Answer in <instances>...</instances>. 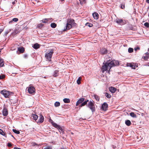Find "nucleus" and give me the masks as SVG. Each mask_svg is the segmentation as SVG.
Segmentation results:
<instances>
[{
	"instance_id": "19",
	"label": "nucleus",
	"mask_w": 149,
	"mask_h": 149,
	"mask_svg": "<svg viewBox=\"0 0 149 149\" xmlns=\"http://www.w3.org/2000/svg\"><path fill=\"white\" fill-rule=\"evenodd\" d=\"M89 102V100H86L84 102H83L80 105L79 107H81L82 106H84L85 105L87 104V102Z\"/></svg>"
},
{
	"instance_id": "26",
	"label": "nucleus",
	"mask_w": 149,
	"mask_h": 149,
	"mask_svg": "<svg viewBox=\"0 0 149 149\" xmlns=\"http://www.w3.org/2000/svg\"><path fill=\"white\" fill-rule=\"evenodd\" d=\"M130 115L132 117L134 118L136 117V115L134 112H131L130 113Z\"/></svg>"
},
{
	"instance_id": "5",
	"label": "nucleus",
	"mask_w": 149,
	"mask_h": 149,
	"mask_svg": "<svg viewBox=\"0 0 149 149\" xmlns=\"http://www.w3.org/2000/svg\"><path fill=\"white\" fill-rule=\"evenodd\" d=\"M28 91L30 94H34L35 93V89L33 86L30 85L29 87H28Z\"/></svg>"
},
{
	"instance_id": "28",
	"label": "nucleus",
	"mask_w": 149,
	"mask_h": 149,
	"mask_svg": "<svg viewBox=\"0 0 149 149\" xmlns=\"http://www.w3.org/2000/svg\"><path fill=\"white\" fill-rule=\"evenodd\" d=\"M58 71L56 70L54 71V74H53V76L54 77H56L58 75Z\"/></svg>"
},
{
	"instance_id": "33",
	"label": "nucleus",
	"mask_w": 149,
	"mask_h": 149,
	"mask_svg": "<svg viewBox=\"0 0 149 149\" xmlns=\"http://www.w3.org/2000/svg\"><path fill=\"white\" fill-rule=\"evenodd\" d=\"M54 105L56 107H58L60 105V103L58 102H56L55 103Z\"/></svg>"
},
{
	"instance_id": "41",
	"label": "nucleus",
	"mask_w": 149,
	"mask_h": 149,
	"mask_svg": "<svg viewBox=\"0 0 149 149\" xmlns=\"http://www.w3.org/2000/svg\"><path fill=\"white\" fill-rule=\"evenodd\" d=\"M44 149H52V148L49 146H47L44 148Z\"/></svg>"
},
{
	"instance_id": "20",
	"label": "nucleus",
	"mask_w": 149,
	"mask_h": 149,
	"mask_svg": "<svg viewBox=\"0 0 149 149\" xmlns=\"http://www.w3.org/2000/svg\"><path fill=\"white\" fill-rule=\"evenodd\" d=\"M18 50L21 53H23L24 51V49L23 47H19L18 48Z\"/></svg>"
},
{
	"instance_id": "55",
	"label": "nucleus",
	"mask_w": 149,
	"mask_h": 149,
	"mask_svg": "<svg viewBox=\"0 0 149 149\" xmlns=\"http://www.w3.org/2000/svg\"><path fill=\"white\" fill-rule=\"evenodd\" d=\"M71 134H73V133H72V132H71Z\"/></svg>"
},
{
	"instance_id": "1",
	"label": "nucleus",
	"mask_w": 149,
	"mask_h": 149,
	"mask_svg": "<svg viewBox=\"0 0 149 149\" xmlns=\"http://www.w3.org/2000/svg\"><path fill=\"white\" fill-rule=\"evenodd\" d=\"M119 62L115 60L111 61L109 63H103L104 65L102 67V72H104L108 69H110L112 67L115 66L119 64Z\"/></svg>"
},
{
	"instance_id": "6",
	"label": "nucleus",
	"mask_w": 149,
	"mask_h": 149,
	"mask_svg": "<svg viewBox=\"0 0 149 149\" xmlns=\"http://www.w3.org/2000/svg\"><path fill=\"white\" fill-rule=\"evenodd\" d=\"M49 121L52 123V124L54 127L62 131V130L61 127L59 125H58L56 123H54L52 119H49Z\"/></svg>"
},
{
	"instance_id": "8",
	"label": "nucleus",
	"mask_w": 149,
	"mask_h": 149,
	"mask_svg": "<svg viewBox=\"0 0 149 149\" xmlns=\"http://www.w3.org/2000/svg\"><path fill=\"white\" fill-rule=\"evenodd\" d=\"M108 107V104L106 103H104L102 105V109L103 110L106 111Z\"/></svg>"
},
{
	"instance_id": "45",
	"label": "nucleus",
	"mask_w": 149,
	"mask_h": 149,
	"mask_svg": "<svg viewBox=\"0 0 149 149\" xmlns=\"http://www.w3.org/2000/svg\"><path fill=\"white\" fill-rule=\"evenodd\" d=\"M7 145L9 147H10L12 146V145L10 143H8Z\"/></svg>"
},
{
	"instance_id": "15",
	"label": "nucleus",
	"mask_w": 149,
	"mask_h": 149,
	"mask_svg": "<svg viewBox=\"0 0 149 149\" xmlns=\"http://www.w3.org/2000/svg\"><path fill=\"white\" fill-rule=\"evenodd\" d=\"M93 16L94 17V18L95 19H98V15L97 13H94L93 14Z\"/></svg>"
},
{
	"instance_id": "48",
	"label": "nucleus",
	"mask_w": 149,
	"mask_h": 149,
	"mask_svg": "<svg viewBox=\"0 0 149 149\" xmlns=\"http://www.w3.org/2000/svg\"><path fill=\"white\" fill-rule=\"evenodd\" d=\"M8 33V31L6 32L5 33V35H6Z\"/></svg>"
},
{
	"instance_id": "18",
	"label": "nucleus",
	"mask_w": 149,
	"mask_h": 149,
	"mask_svg": "<svg viewBox=\"0 0 149 149\" xmlns=\"http://www.w3.org/2000/svg\"><path fill=\"white\" fill-rule=\"evenodd\" d=\"M89 102V100H86L84 102H83L80 105L79 107H81L82 106H84L85 105L87 104V102Z\"/></svg>"
},
{
	"instance_id": "25",
	"label": "nucleus",
	"mask_w": 149,
	"mask_h": 149,
	"mask_svg": "<svg viewBox=\"0 0 149 149\" xmlns=\"http://www.w3.org/2000/svg\"><path fill=\"white\" fill-rule=\"evenodd\" d=\"M63 101L65 103H68L70 102V100L69 99L66 98L64 99Z\"/></svg>"
},
{
	"instance_id": "52",
	"label": "nucleus",
	"mask_w": 149,
	"mask_h": 149,
	"mask_svg": "<svg viewBox=\"0 0 149 149\" xmlns=\"http://www.w3.org/2000/svg\"><path fill=\"white\" fill-rule=\"evenodd\" d=\"M146 55H148V52H147V53H146Z\"/></svg>"
},
{
	"instance_id": "53",
	"label": "nucleus",
	"mask_w": 149,
	"mask_h": 149,
	"mask_svg": "<svg viewBox=\"0 0 149 149\" xmlns=\"http://www.w3.org/2000/svg\"><path fill=\"white\" fill-rule=\"evenodd\" d=\"M61 2H62L64 1V0H60Z\"/></svg>"
},
{
	"instance_id": "35",
	"label": "nucleus",
	"mask_w": 149,
	"mask_h": 149,
	"mask_svg": "<svg viewBox=\"0 0 149 149\" xmlns=\"http://www.w3.org/2000/svg\"><path fill=\"white\" fill-rule=\"evenodd\" d=\"M0 134L3 136L5 135V134L4 132L1 129H0Z\"/></svg>"
},
{
	"instance_id": "44",
	"label": "nucleus",
	"mask_w": 149,
	"mask_h": 149,
	"mask_svg": "<svg viewBox=\"0 0 149 149\" xmlns=\"http://www.w3.org/2000/svg\"><path fill=\"white\" fill-rule=\"evenodd\" d=\"M77 83L78 84H80L81 83L80 81L79 80H77Z\"/></svg>"
},
{
	"instance_id": "31",
	"label": "nucleus",
	"mask_w": 149,
	"mask_h": 149,
	"mask_svg": "<svg viewBox=\"0 0 149 149\" xmlns=\"http://www.w3.org/2000/svg\"><path fill=\"white\" fill-rule=\"evenodd\" d=\"M13 132L15 134H19L20 133V132L19 131L15 129H13Z\"/></svg>"
},
{
	"instance_id": "47",
	"label": "nucleus",
	"mask_w": 149,
	"mask_h": 149,
	"mask_svg": "<svg viewBox=\"0 0 149 149\" xmlns=\"http://www.w3.org/2000/svg\"><path fill=\"white\" fill-rule=\"evenodd\" d=\"M146 2L148 3H149V0H146Z\"/></svg>"
},
{
	"instance_id": "22",
	"label": "nucleus",
	"mask_w": 149,
	"mask_h": 149,
	"mask_svg": "<svg viewBox=\"0 0 149 149\" xmlns=\"http://www.w3.org/2000/svg\"><path fill=\"white\" fill-rule=\"evenodd\" d=\"M127 65L128 66L131 67L132 69H135V66L133 65L132 63H128Z\"/></svg>"
},
{
	"instance_id": "58",
	"label": "nucleus",
	"mask_w": 149,
	"mask_h": 149,
	"mask_svg": "<svg viewBox=\"0 0 149 149\" xmlns=\"http://www.w3.org/2000/svg\"><path fill=\"white\" fill-rule=\"evenodd\" d=\"M1 52V51H0V52Z\"/></svg>"
},
{
	"instance_id": "17",
	"label": "nucleus",
	"mask_w": 149,
	"mask_h": 149,
	"mask_svg": "<svg viewBox=\"0 0 149 149\" xmlns=\"http://www.w3.org/2000/svg\"><path fill=\"white\" fill-rule=\"evenodd\" d=\"M100 52L103 54H105L107 53V50L105 48L101 49L100 51Z\"/></svg>"
},
{
	"instance_id": "13",
	"label": "nucleus",
	"mask_w": 149,
	"mask_h": 149,
	"mask_svg": "<svg viewBox=\"0 0 149 149\" xmlns=\"http://www.w3.org/2000/svg\"><path fill=\"white\" fill-rule=\"evenodd\" d=\"M32 117H33V119L35 120L36 122H37V121L36 120H37L38 116L37 115L32 114L31 116V118H32Z\"/></svg>"
},
{
	"instance_id": "43",
	"label": "nucleus",
	"mask_w": 149,
	"mask_h": 149,
	"mask_svg": "<svg viewBox=\"0 0 149 149\" xmlns=\"http://www.w3.org/2000/svg\"><path fill=\"white\" fill-rule=\"evenodd\" d=\"M134 49L135 51H136L137 50H139L140 48L139 47H137L136 48H134Z\"/></svg>"
},
{
	"instance_id": "36",
	"label": "nucleus",
	"mask_w": 149,
	"mask_h": 149,
	"mask_svg": "<svg viewBox=\"0 0 149 149\" xmlns=\"http://www.w3.org/2000/svg\"><path fill=\"white\" fill-rule=\"evenodd\" d=\"M105 96L107 97L108 98H110L111 97V95L108 94V93H106Z\"/></svg>"
},
{
	"instance_id": "46",
	"label": "nucleus",
	"mask_w": 149,
	"mask_h": 149,
	"mask_svg": "<svg viewBox=\"0 0 149 149\" xmlns=\"http://www.w3.org/2000/svg\"><path fill=\"white\" fill-rule=\"evenodd\" d=\"M80 0V3L81 4H83L84 3H85V2H84V1H83V2H82L80 0Z\"/></svg>"
},
{
	"instance_id": "40",
	"label": "nucleus",
	"mask_w": 149,
	"mask_h": 149,
	"mask_svg": "<svg viewBox=\"0 0 149 149\" xmlns=\"http://www.w3.org/2000/svg\"><path fill=\"white\" fill-rule=\"evenodd\" d=\"M18 19L17 18H14L12 19V21L15 22H16L18 21Z\"/></svg>"
},
{
	"instance_id": "51",
	"label": "nucleus",
	"mask_w": 149,
	"mask_h": 149,
	"mask_svg": "<svg viewBox=\"0 0 149 149\" xmlns=\"http://www.w3.org/2000/svg\"><path fill=\"white\" fill-rule=\"evenodd\" d=\"M13 22V21H12V20L10 21L9 22V23H10L11 22Z\"/></svg>"
},
{
	"instance_id": "54",
	"label": "nucleus",
	"mask_w": 149,
	"mask_h": 149,
	"mask_svg": "<svg viewBox=\"0 0 149 149\" xmlns=\"http://www.w3.org/2000/svg\"><path fill=\"white\" fill-rule=\"evenodd\" d=\"M34 144V145H37L36 144V143H34V144Z\"/></svg>"
},
{
	"instance_id": "42",
	"label": "nucleus",
	"mask_w": 149,
	"mask_h": 149,
	"mask_svg": "<svg viewBox=\"0 0 149 149\" xmlns=\"http://www.w3.org/2000/svg\"><path fill=\"white\" fill-rule=\"evenodd\" d=\"M121 8L123 9L125 8V5L124 4H121Z\"/></svg>"
},
{
	"instance_id": "2",
	"label": "nucleus",
	"mask_w": 149,
	"mask_h": 149,
	"mask_svg": "<svg viewBox=\"0 0 149 149\" xmlns=\"http://www.w3.org/2000/svg\"><path fill=\"white\" fill-rule=\"evenodd\" d=\"M0 93L2 94L5 98H9L11 95H12L13 93L6 90L0 91Z\"/></svg>"
},
{
	"instance_id": "12",
	"label": "nucleus",
	"mask_w": 149,
	"mask_h": 149,
	"mask_svg": "<svg viewBox=\"0 0 149 149\" xmlns=\"http://www.w3.org/2000/svg\"><path fill=\"white\" fill-rule=\"evenodd\" d=\"M72 26L68 22L66 26V29H64V31H66V30H69L71 28Z\"/></svg>"
},
{
	"instance_id": "39",
	"label": "nucleus",
	"mask_w": 149,
	"mask_h": 149,
	"mask_svg": "<svg viewBox=\"0 0 149 149\" xmlns=\"http://www.w3.org/2000/svg\"><path fill=\"white\" fill-rule=\"evenodd\" d=\"M144 25L147 27H149V24L148 22H146L144 24Z\"/></svg>"
},
{
	"instance_id": "56",
	"label": "nucleus",
	"mask_w": 149,
	"mask_h": 149,
	"mask_svg": "<svg viewBox=\"0 0 149 149\" xmlns=\"http://www.w3.org/2000/svg\"><path fill=\"white\" fill-rule=\"evenodd\" d=\"M12 137H13L14 138V136H13V135H12Z\"/></svg>"
},
{
	"instance_id": "27",
	"label": "nucleus",
	"mask_w": 149,
	"mask_h": 149,
	"mask_svg": "<svg viewBox=\"0 0 149 149\" xmlns=\"http://www.w3.org/2000/svg\"><path fill=\"white\" fill-rule=\"evenodd\" d=\"M125 123L127 126H129L131 125V122L130 120H127L125 121Z\"/></svg>"
},
{
	"instance_id": "3",
	"label": "nucleus",
	"mask_w": 149,
	"mask_h": 149,
	"mask_svg": "<svg viewBox=\"0 0 149 149\" xmlns=\"http://www.w3.org/2000/svg\"><path fill=\"white\" fill-rule=\"evenodd\" d=\"M87 106L91 110L92 112H93L95 111L94 102L93 100H91L88 102V103L87 104Z\"/></svg>"
},
{
	"instance_id": "10",
	"label": "nucleus",
	"mask_w": 149,
	"mask_h": 149,
	"mask_svg": "<svg viewBox=\"0 0 149 149\" xmlns=\"http://www.w3.org/2000/svg\"><path fill=\"white\" fill-rule=\"evenodd\" d=\"M84 98H81L80 99L77 101L76 104V106H78L79 104L81 103L84 101Z\"/></svg>"
},
{
	"instance_id": "50",
	"label": "nucleus",
	"mask_w": 149,
	"mask_h": 149,
	"mask_svg": "<svg viewBox=\"0 0 149 149\" xmlns=\"http://www.w3.org/2000/svg\"><path fill=\"white\" fill-rule=\"evenodd\" d=\"M81 77H79L78 78V80H79L81 81Z\"/></svg>"
},
{
	"instance_id": "24",
	"label": "nucleus",
	"mask_w": 149,
	"mask_h": 149,
	"mask_svg": "<svg viewBox=\"0 0 149 149\" xmlns=\"http://www.w3.org/2000/svg\"><path fill=\"white\" fill-rule=\"evenodd\" d=\"M52 19V18H48V19H45L43 20H42L41 21L43 23H45L49 21V20H51Z\"/></svg>"
},
{
	"instance_id": "9",
	"label": "nucleus",
	"mask_w": 149,
	"mask_h": 149,
	"mask_svg": "<svg viewBox=\"0 0 149 149\" xmlns=\"http://www.w3.org/2000/svg\"><path fill=\"white\" fill-rule=\"evenodd\" d=\"M2 113L4 116H6L8 113V110L6 108H4L3 110Z\"/></svg>"
},
{
	"instance_id": "30",
	"label": "nucleus",
	"mask_w": 149,
	"mask_h": 149,
	"mask_svg": "<svg viewBox=\"0 0 149 149\" xmlns=\"http://www.w3.org/2000/svg\"><path fill=\"white\" fill-rule=\"evenodd\" d=\"M86 25L89 27H91L93 26V24L91 23H87L86 24Z\"/></svg>"
},
{
	"instance_id": "7",
	"label": "nucleus",
	"mask_w": 149,
	"mask_h": 149,
	"mask_svg": "<svg viewBox=\"0 0 149 149\" xmlns=\"http://www.w3.org/2000/svg\"><path fill=\"white\" fill-rule=\"evenodd\" d=\"M116 22L118 24L123 25L125 24L123 20L122 19L117 18L116 20Z\"/></svg>"
},
{
	"instance_id": "21",
	"label": "nucleus",
	"mask_w": 149,
	"mask_h": 149,
	"mask_svg": "<svg viewBox=\"0 0 149 149\" xmlns=\"http://www.w3.org/2000/svg\"><path fill=\"white\" fill-rule=\"evenodd\" d=\"M4 65V63L3 59L1 58H0V67H3Z\"/></svg>"
},
{
	"instance_id": "37",
	"label": "nucleus",
	"mask_w": 149,
	"mask_h": 149,
	"mask_svg": "<svg viewBox=\"0 0 149 149\" xmlns=\"http://www.w3.org/2000/svg\"><path fill=\"white\" fill-rule=\"evenodd\" d=\"M5 77L4 75H0V79H3Z\"/></svg>"
},
{
	"instance_id": "11",
	"label": "nucleus",
	"mask_w": 149,
	"mask_h": 149,
	"mask_svg": "<svg viewBox=\"0 0 149 149\" xmlns=\"http://www.w3.org/2000/svg\"><path fill=\"white\" fill-rule=\"evenodd\" d=\"M44 120V118L43 116L40 115V118L39 120L37 122V123H42L43 122Z\"/></svg>"
},
{
	"instance_id": "16",
	"label": "nucleus",
	"mask_w": 149,
	"mask_h": 149,
	"mask_svg": "<svg viewBox=\"0 0 149 149\" xmlns=\"http://www.w3.org/2000/svg\"><path fill=\"white\" fill-rule=\"evenodd\" d=\"M40 45L39 44L37 43H36L33 45V47L34 49H37L40 48Z\"/></svg>"
},
{
	"instance_id": "14",
	"label": "nucleus",
	"mask_w": 149,
	"mask_h": 149,
	"mask_svg": "<svg viewBox=\"0 0 149 149\" xmlns=\"http://www.w3.org/2000/svg\"><path fill=\"white\" fill-rule=\"evenodd\" d=\"M109 91L111 93H114L116 91V89L113 87H111L109 88Z\"/></svg>"
},
{
	"instance_id": "4",
	"label": "nucleus",
	"mask_w": 149,
	"mask_h": 149,
	"mask_svg": "<svg viewBox=\"0 0 149 149\" xmlns=\"http://www.w3.org/2000/svg\"><path fill=\"white\" fill-rule=\"evenodd\" d=\"M53 53V50L52 49H51L50 50V51L47 52L45 55V58L48 60L50 61H51V59L52 57Z\"/></svg>"
},
{
	"instance_id": "32",
	"label": "nucleus",
	"mask_w": 149,
	"mask_h": 149,
	"mask_svg": "<svg viewBox=\"0 0 149 149\" xmlns=\"http://www.w3.org/2000/svg\"><path fill=\"white\" fill-rule=\"evenodd\" d=\"M128 52L130 53H132L133 52V49L132 48H129L128 49Z\"/></svg>"
},
{
	"instance_id": "34",
	"label": "nucleus",
	"mask_w": 149,
	"mask_h": 149,
	"mask_svg": "<svg viewBox=\"0 0 149 149\" xmlns=\"http://www.w3.org/2000/svg\"><path fill=\"white\" fill-rule=\"evenodd\" d=\"M74 22V20L73 19L68 20V22L69 24H72Z\"/></svg>"
},
{
	"instance_id": "23",
	"label": "nucleus",
	"mask_w": 149,
	"mask_h": 149,
	"mask_svg": "<svg viewBox=\"0 0 149 149\" xmlns=\"http://www.w3.org/2000/svg\"><path fill=\"white\" fill-rule=\"evenodd\" d=\"M93 97H94L95 99L97 101H99L100 100V97L98 95H93Z\"/></svg>"
},
{
	"instance_id": "49",
	"label": "nucleus",
	"mask_w": 149,
	"mask_h": 149,
	"mask_svg": "<svg viewBox=\"0 0 149 149\" xmlns=\"http://www.w3.org/2000/svg\"><path fill=\"white\" fill-rule=\"evenodd\" d=\"M14 149H21V148H15Z\"/></svg>"
},
{
	"instance_id": "57",
	"label": "nucleus",
	"mask_w": 149,
	"mask_h": 149,
	"mask_svg": "<svg viewBox=\"0 0 149 149\" xmlns=\"http://www.w3.org/2000/svg\"><path fill=\"white\" fill-rule=\"evenodd\" d=\"M61 149H64L63 148H61Z\"/></svg>"
},
{
	"instance_id": "29",
	"label": "nucleus",
	"mask_w": 149,
	"mask_h": 149,
	"mask_svg": "<svg viewBox=\"0 0 149 149\" xmlns=\"http://www.w3.org/2000/svg\"><path fill=\"white\" fill-rule=\"evenodd\" d=\"M51 26L53 28H55L56 26V24L54 23H52L51 24Z\"/></svg>"
},
{
	"instance_id": "38",
	"label": "nucleus",
	"mask_w": 149,
	"mask_h": 149,
	"mask_svg": "<svg viewBox=\"0 0 149 149\" xmlns=\"http://www.w3.org/2000/svg\"><path fill=\"white\" fill-rule=\"evenodd\" d=\"M43 26V24L40 23L38 25V27L39 28H41Z\"/></svg>"
}]
</instances>
